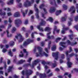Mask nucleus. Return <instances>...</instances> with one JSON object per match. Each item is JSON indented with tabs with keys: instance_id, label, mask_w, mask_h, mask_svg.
I'll list each match as a JSON object with an SVG mask.
<instances>
[{
	"instance_id": "nucleus-12",
	"label": "nucleus",
	"mask_w": 78,
	"mask_h": 78,
	"mask_svg": "<svg viewBox=\"0 0 78 78\" xmlns=\"http://www.w3.org/2000/svg\"><path fill=\"white\" fill-rule=\"evenodd\" d=\"M19 23H22V21L20 19H17L15 20V24L16 26V27H18Z\"/></svg>"
},
{
	"instance_id": "nucleus-10",
	"label": "nucleus",
	"mask_w": 78,
	"mask_h": 78,
	"mask_svg": "<svg viewBox=\"0 0 78 78\" xmlns=\"http://www.w3.org/2000/svg\"><path fill=\"white\" fill-rule=\"evenodd\" d=\"M52 55L53 57H55V59L57 60H58V52L52 53Z\"/></svg>"
},
{
	"instance_id": "nucleus-1",
	"label": "nucleus",
	"mask_w": 78,
	"mask_h": 78,
	"mask_svg": "<svg viewBox=\"0 0 78 78\" xmlns=\"http://www.w3.org/2000/svg\"><path fill=\"white\" fill-rule=\"evenodd\" d=\"M37 49L38 51V53H37L36 54V56L37 57H38L39 56H40L41 57L42 56H45L46 57L48 56V55L45 52L43 51L42 50V48L41 47L38 46L37 47Z\"/></svg>"
},
{
	"instance_id": "nucleus-59",
	"label": "nucleus",
	"mask_w": 78,
	"mask_h": 78,
	"mask_svg": "<svg viewBox=\"0 0 78 78\" xmlns=\"http://www.w3.org/2000/svg\"><path fill=\"white\" fill-rule=\"evenodd\" d=\"M31 37L32 38H34V33H32L31 34Z\"/></svg>"
},
{
	"instance_id": "nucleus-15",
	"label": "nucleus",
	"mask_w": 78,
	"mask_h": 78,
	"mask_svg": "<svg viewBox=\"0 0 78 78\" xmlns=\"http://www.w3.org/2000/svg\"><path fill=\"white\" fill-rule=\"evenodd\" d=\"M56 31L57 33H59V30H57V27L56 26H55L54 27V31H53V33L54 34H55V32Z\"/></svg>"
},
{
	"instance_id": "nucleus-35",
	"label": "nucleus",
	"mask_w": 78,
	"mask_h": 78,
	"mask_svg": "<svg viewBox=\"0 0 78 78\" xmlns=\"http://www.w3.org/2000/svg\"><path fill=\"white\" fill-rule=\"evenodd\" d=\"M5 26L4 25H2L1 26H0V31H2V28H5Z\"/></svg>"
},
{
	"instance_id": "nucleus-54",
	"label": "nucleus",
	"mask_w": 78,
	"mask_h": 78,
	"mask_svg": "<svg viewBox=\"0 0 78 78\" xmlns=\"http://www.w3.org/2000/svg\"><path fill=\"white\" fill-rule=\"evenodd\" d=\"M21 30H22V31H25V27H23L22 29H21Z\"/></svg>"
},
{
	"instance_id": "nucleus-26",
	"label": "nucleus",
	"mask_w": 78,
	"mask_h": 78,
	"mask_svg": "<svg viewBox=\"0 0 78 78\" xmlns=\"http://www.w3.org/2000/svg\"><path fill=\"white\" fill-rule=\"evenodd\" d=\"M23 51L24 52V53H26V55L25 56V58H26L27 57L28 55V52L26 50V49H23Z\"/></svg>"
},
{
	"instance_id": "nucleus-18",
	"label": "nucleus",
	"mask_w": 78,
	"mask_h": 78,
	"mask_svg": "<svg viewBox=\"0 0 78 78\" xmlns=\"http://www.w3.org/2000/svg\"><path fill=\"white\" fill-rule=\"evenodd\" d=\"M6 33H7V36L8 37H12V34H10L9 33V30H6Z\"/></svg>"
},
{
	"instance_id": "nucleus-62",
	"label": "nucleus",
	"mask_w": 78,
	"mask_h": 78,
	"mask_svg": "<svg viewBox=\"0 0 78 78\" xmlns=\"http://www.w3.org/2000/svg\"><path fill=\"white\" fill-rule=\"evenodd\" d=\"M9 23H12V21L11 20V19L10 18H9Z\"/></svg>"
},
{
	"instance_id": "nucleus-16",
	"label": "nucleus",
	"mask_w": 78,
	"mask_h": 78,
	"mask_svg": "<svg viewBox=\"0 0 78 78\" xmlns=\"http://www.w3.org/2000/svg\"><path fill=\"white\" fill-rule=\"evenodd\" d=\"M53 62L54 63L51 65V66H52V68L55 67L57 66V62H56V60H54L53 61Z\"/></svg>"
},
{
	"instance_id": "nucleus-4",
	"label": "nucleus",
	"mask_w": 78,
	"mask_h": 78,
	"mask_svg": "<svg viewBox=\"0 0 78 78\" xmlns=\"http://www.w3.org/2000/svg\"><path fill=\"white\" fill-rule=\"evenodd\" d=\"M41 22L40 24V26H37V28L40 31H43V28L41 27L40 26H42L44 25L46 23V22L44 20H41Z\"/></svg>"
},
{
	"instance_id": "nucleus-53",
	"label": "nucleus",
	"mask_w": 78,
	"mask_h": 78,
	"mask_svg": "<svg viewBox=\"0 0 78 78\" xmlns=\"http://www.w3.org/2000/svg\"><path fill=\"white\" fill-rule=\"evenodd\" d=\"M44 50L46 53H48V49H47V48H45L44 49Z\"/></svg>"
},
{
	"instance_id": "nucleus-48",
	"label": "nucleus",
	"mask_w": 78,
	"mask_h": 78,
	"mask_svg": "<svg viewBox=\"0 0 78 78\" xmlns=\"http://www.w3.org/2000/svg\"><path fill=\"white\" fill-rule=\"evenodd\" d=\"M28 20H26L24 23V24H25V25H27V24H28Z\"/></svg>"
},
{
	"instance_id": "nucleus-60",
	"label": "nucleus",
	"mask_w": 78,
	"mask_h": 78,
	"mask_svg": "<svg viewBox=\"0 0 78 78\" xmlns=\"http://www.w3.org/2000/svg\"><path fill=\"white\" fill-rule=\"evenodd\" d=\"M74 50L76 52V53H77L78 52V49L77 48H75L74 49Z\"/></svg>"
},
{
	"instance_id": "nucleus-39",
	"label": "nucleus",
	"mask_w": 78,
	"mask_h": 78,
	"mask_svg": "<svg viewBox=\"0 0 78 78\" xmlns=\"http://www.w3.org/2000/svg\"><path fill=\"white\" fill-rule=\"evenodd\" d=\"M50 30V28L49 27H46V28H45V31H47Z\"/></svg>"
},
{
	"instance_id": "nucleus-28",
	"label": "nucleus",
	"mask_w": 78,
	"mask_h": 78,
	"mask_svg": "<svg viewBox=\"0 0 78 78\" xmlns=\"http://www.w3.org/2000/svg\"><path fill=\"white\" fill-rule=\"evenodd\" d=\"M0 14L1 16H5L6 13L5 12H2V11H0Z\"/></svg>"
},
{
	"instance_id": "nucleus-25",
	"label": "nucleus",
	"mask_w": 78,
	"mask_h": 78,
	"mask_svg": "<svg viewBox=\"0 0 78 78\" xmlns=\"http://www.w3.org/2000/svg\"><path fill=\"white\" fill-rule=\"evenodd\" d=\"M51 33L49 32L48 34H47V36H48V39H52L54 38V37L53 36H51V37L49 36L50 34Z\"/></svg>"
},
{
	"instance_id": "nucleus-47",
	"label": "nucleus",
	"mask_w": 78,
	"mask_h": 78,
	"mask_svg": "<svg viewBox=\"0 0 78 78\" xmlns=\"http://www.w3.org/2000/svg\"><path fill=\"white\" fill-rule=\"evenodd\" d=\"M50 44H51V41L49 42L48 43V49L50 48Z\"/></svg>"
},
{
	"instance_id": "nucleus-3",
	"label": "nucleus",
	"mask_w": 78,
	"mask_h": 78,
	"mask_svg": "<svg viewBox=\"0 0 78 78\" xmlns=\"http://www.w3.org/2000/svg\"><path fill=\"white\" fill-rule=\"evenodd\" d=\"M33 73V71L31 70H23L21 73L22 75L24 76V75H26L27 76H29L30 75H31V73Z\"/></svg>"
},
{
	"instance_id": "nucleus-40",
	"label": "nucleus",
	"mask_w": 78,
	"mask_h": 78,
	"mask_svg": "<svg viewBox=\"0 0 78 78\" xmlns=\"http://www.w3.org/2000/svg\"><path fill=\"white\" fill-rule=\"evenodd\" d=\"M69 39H70V40L73 39V35H69Z\"/></svg>"
},
{
	"instance_id": "nucleus-24",
	"label": "nucleus",
	"mask_w": 78,
	"mask_h": 78,
	"mask_svg": "<svg viewBox=\"0 0 78 78\" xmlns=\"http://www.w3.org/2000/svg\"><path fill=\"white\" fill-rule=\"evenodd\" d=\"M60 46H62L63 48H66V46H65V45H66V43L61 42L60 43Z\"/></svg>"
},
{
	"instance_id": "nucleus-14",
	"label": "nucleus",
	"mask_w": 78,
	"mask_h": 78,
	"mask_svg": "<svg viewBox=\"0 0 78 78\" xmlns=\"http://www.w3.org/2000/svg\"><path fill=\"white\" fill-rule=\"evenodd\" d=\"M62 27L63 29L61 31V33L62 34H64V33H65V31H66V30H68L69 29V28L67 29V28L65 27V26L64 25H62Z\"/></svg>"
},
{
	"instance_id": "nucleus-30",
	"label": "nucleus",
	"mask_w": 78,
	"mask_h": 78,
	"mask_svg": "<svg viewBox=\"0 0 78 78\" xmlns=\"http://www.w3.org/2000/svg\"><path fill=\"white\" fill-rule=\"evenodd\" d=\"M9 44L11 46H12L14 45V41H11L9 42Z\"/></svg>"
},
{
	"instance_id": "nucleus-52",
	"label": "nucleus",
	"mask_w": 78,
	"mask_h": 78,
	"mask_svg": "<svg viewBox=\"0 0 78 78\" xmlns=\"http://www.w3.org/2000/svg\"><path fill=\"white\" fill-rule=\"evenodd\" d=\"M44 68L45 69V71H46V70H47V69H48V66H47V65H45L44 66Z\"/></svg>"
},
{
	"instance_id": "nucleus-7",
	"label": "nucleus",
	"mask_w": 78,
	"mask_h": 78,
	"mask_svg": "<svg viewBox=\"0 0 78 78\" xmlns=\"http://www.w3.org/2000/svg\"><path fill=\"white\" fill-rule=\"evenodd\" d=\"M40 62V60H39V59H37L34 60V61L32 62V65H31L30 64H29L28 65L29 66H30L31 67H32V68H33L35 66H36L37 64Z\"/></svg>"
},
{
	"instance_id": "nucleus-51",
	"label": "nucleus",
	"mask_w": 78,
	"mask_h": 78,
	"mask_svg": "<svg viewBox=\"0 0 78 78\" xmlns=\"http://www.w3.org/2000/svg\"><path fill=\"white\" fill-rule=\"evenodd\" d=\"M7 14L8 16H10L12 15V13L11 12H8Z\"/></svg>"
},
{
	"instance_id": "nucleus-64",
	"label": "nucleus",
	"mask_w": 78,
	"mask_h": 78,
	"mask_svg": "<svg viewBox=\"0 0 78 78\" xmlns=\"http://www.w3.org/2000/svg\"><path fill=\"white\" fill-rule=\"evenodd\" d=\"M76 9H78V4H77L76 5Z\"/></svg>"
},
{
	"instance_id": "nucleus-5",
	"label": "nucleus",
	"mask_w": 78,
	"mask_h": 78,
	"mask_svg": "<svg viewBox=\"0 0 78 78\" xmlns=\"http://www.w3.org/2000/svg\"><path fill=\"white\" fill-rule=\"evenodd\" d=\"M34 2V0H31L30 2L29 1L27 0L26 2L24 3L23 5L25 7L30 6L31 5V3H33Z\"/></svg>"
},
{
	"instance_id": "nucleus-29",
	"label": "nucleus",
	"mask_w": 78,
	"mask_h": 78,
	"mask_svg": "<svg viewBox=\"0 0 78 78\" xmlns=\"http://www.w3.org/2000/svg\"><path fill=\"white\" fill-rule=\"evenodd\" d=\"M61 12V10H58L57 11L56 13V16H58L59 14H60Z\"/></svg>"
},
{
	"instance_id": "nucleus-61",
	"label": "nucleus",
	"mask_w": 78,
	"mask_h": 78,
	"mask_svg": "<svg viewBox=\"0 0 78 78\" xmlns=\"http://www.w3.org/2000/svg\"><path fill=\"white\" fill-rule=\"evenodd\" d=\"M57 3H61V1L60 0H57Z\"/></svg>"
},
{
	"instance_id": "nucleus-21",
	"label": "nucleus",
	"mask_w": 78,
	"mask_h": 78,
	"mask_svg": "<svg viewBox=\"0 0 78 78\" xmlns=\"http://www.w3.org/2000/svg\"><path fill=\"white\" fill-rule=\"evenodd\" d=\"M56 10V9L55 8L53 7H51L50 8V9L49 10L50 12L51 13V12H54Z\"/></svg>"
},
{
	"instance_id": "nucleus-31",
	"label": "nucleus",
	"mask_w": 78,
	"mask_h": 78,
	"mask_svg": "<svg viewBox=\"0 0 78 78\" xmlns=\"http://www.w3.org/2000/svg\"><path fill=\"white\" fill-rule=\"evenodd\" d=\"M56 45H54L51 48V50L52 51H55L56 50Z\"/></svg>"
},
{
	"instance_id": "nucleus-46",
	"label": "nucleus",
	"mask_w": 78,
	"mask_h": 78,
	"mask_svg": "<svg viewBox=\"0 0 78 78\" xmlns=\"http://www.w3.org/2000/svg\"><path fill=\"white\" fill-rule=\"evenodd\" d=\"M33 12L32 10H30V12L28 14V16H30V14H33Z\"/></svg>"
},
{
	"instance_id": "nucleus-13",
	"label": "nucleus",
	"mask_w": 78,
	"mask_h": 78,
	"mask_svg": "<svg viewBox=\"0 0 78 78\" xmlns=\"http://www.w3.org/2000/svg\"><path fill=\"white\" fill-rule=\"evenodd\" d=\"M37 75H39L41 78H45L46 77V75L45 74L42 75L41 74H39V73L37 72L36 73Z\"/></svg>"
},
{
	"instance_id": "nucleus-38",
	"label": "nucleus",
	"mask_w": 78,
	"mask_h": 78,
	"mask_svg": "<svg viewBox=\"0 0 78 78\" xmlns=\"http://www.w3.org/2000/svg\"><path fill=\"white\" fill-rule=\"evenodd\" d=\"M20 57H23V53H22V51H21L20 54L19 55Z\"/></svg>"
},
{
	"instance_id": "nucleus-33",
	"label": "nucleus",
	"mask_w": 78,
	"mask_h": 78,
	"mask_svg": "<svg viewBox=\"0 0 78 78\" xmlns=\"http://www.w3.org/2000/svg\"><path fill=\"white\" fill-rule=\"evenodd\" d=\"M62 6L63 9H65V10H66V9H67V6L66 5H63Z\"/></svg>"
},
{
	"instance_id": "nucleus-57",
	"label": "nucleus",
	"mask_w": 78,
	"mask_h": 78,
	"mask_svg": "<svg viewBox=\"0 0 78 78\" xmlns=\"http://www.w3.org/2000/svg\"><path fill=\"white\" fill-rule=\"evenodd\" d=\"M11 24H9V26H8V27L7 28V30H8L9 28H11Z\"/></svg>"
},
{
	"instance_id": "nucleus-11",
	"label": "nucleus",
	"mask_w": 78,
	"mask_h": 78,
	"mask_svg": "<svg viewBox=\"0 0 78 78\" xmlns=\"http://www.w3.org/2000/svg\"><path fill=\"white\" fill-rule=\"evenodd\" d=\"M13 62L15 63H16L17 64H23V62H25V60H21L18 62H17L16 61V59H14Z\"/></svg>"
},
{
	"instance_id": "nucleus-22",
	"label": "nucleus",
	"mask_w": 78,
	"mask_h": 78,
	"mask_svg": "<svg viewBox=\"0 0 78 78\" xmlns=\"http://www.w3.org/2000/svg\"><path fill=\"white\" fill-rule=\"evenodd\" d=\"M67 43L68 44V45H76L77 44V43L76 42L73 43H71L69 40L67 41Z\"/></svg>"
},
{
	"instance_id": "nucleus-44",
	"label": "nucleus",
	"mask_w": 78,
	"mask_h": 78,
	"mask_svg": "<svg viewBox=\"0 0 78 78\" xmlns=\"http://www.w3.org/2000/svg\"><path fill=\"white\" fill-rule=\"evenodd\" d=\"M32 59V58H29L28 60H27V62H31V60Z\"/></svg>"
},
{
	"instance_id": "nucleus-19",
	"label": "nucleus",
	"mask_w": 78,
	"mask_h": 78,
	"mask_svg": "<svg viewBox=\"0 0 78 78\" xmlns=\"http://www.w3.org/2000/svg\"><path fill=\"white\" fill-rule=\"evenodd\" d=\"M21 12L22 13V14L23 15V17H25L26 14L27 13V12H28V9H27L25 11V13L24 12V11H23V9L21 10Z\"/></svg>"
},
{
	"instance_id": "nucleus-2",
	"label": "nucleus",
	"mask_w": 78,
	"mask_h": 78,
	"mask_svg": "<svg viewBox=\"0 0 78 78\" xmlns=\"http://www.w3.org/2000/svg\"><path fill=\"white\" fill-rule=\"evenodd\" d=\"M74 55V53H72L69 55L68 54V57L66 56L67 57V60L68 61V62H67V65L68 67H71V66H72V63L71 62H70V61H70V59L68 58H70L71 57H72V56H73Z\"/></svg>"
},
{
	"instance_id": "nucleus-56",
	"label": "nucleus",
	"mask_w": 78,
	"mask_h": 78,
	"mask_svg": "<svg viewBox=\"0 0 78 78\" xmlns=\"http://www.w3.org/2000/svg\"><path fill=\"white\" fill-rule=\"evenodd\" d=\"M4 22L5 23V24L6 25V24H7V23H8V21H7V20H5L4 21Z\"/></svg>"
},
{
	"instance_id": "nucleus-32",
	"label": "nucleus",
	"mask_w": 78,
	"mask_h": 78,
	"mask_svg": "<svg viewBox=\"0 0 78 78\" xmlns=\"http://www.w3.org/2000/svg\"><path fill=\"white\" fill-rule=\"evenodd\" d=\"M14 2V0H10L9 2H8L7 4L8 5H11V4H12L13 3V2Z\"/></svg>"
},
{
	"instance_id": "nucleus-45",
	"label": "nucleus",
	"mask_w": 78,
	"mask_h": 78,
	"mask_svg": "<svg viewBox=\"0 0 78 78\" xmlns=\"http://www.w3.org/2000/svg\"><path fill=\"white\" fill-rule=\"evenodd\" d=\"M78 20V16H76L75 18V20L76 22H77Z\"/></svg>"
},
{
	"instance_id": "nucleus-20",
	"label": "nucleus",
	"mask_w": 78,
	"mask_h": 78,
	"mask_svg": "<svg viewBox=\"0 0 78 78\" xmlns=\"http://www.w3.org/2000/svg\"><path fill=\"white\" fill-rule=\"evenodd\" d=\"M72 51V48L70 47H69V51H67L66 52V55L67 57H68V54L69 53H70Z\"/></svg>"
},
{
	"instance_id": "nucleus-42",
	"label": "nucleus",
	"mask_w": 78,
	"mask_h": 78,
	"mask_svg": "<svg viewBox=\"0 0 78 78\" xmlns=\"http://www.w3.org/2000/svg\"><path fill=\"white\" fill-rule=\"evenodd\" d=\"M9 55L10 56H12V53L11 52V51H10L9 52Z\"/></svg>"
},
{
	"instance_id": "nucleus-6",
	"label": "nucleus",
	"mask_w": 78,
	"mask_h": 78,
	"mask_svg": "<svg viewBox=\"0 0 78 78\" xmlns=\"http://www.w3.org/2000/svg\"><path fill=\"white\" fill-rule=\"evenodd\" d=\"M15 37L18 39L19 42H22L23 40L25 39V38L20 34L15 36Z\"/></svg>"
},
{
	"instance_id": "nucleus-41",
	"label": "nucleus",
	"mask_w": 78,
	"mask_h": 78,
	"mask_svg": "<svg viewBox=\"0 0 78 78\" xmlns=\"http://www.w3.org/2000/svg\"><path fill=\"white\" fill-rule=\"evenodd\" d=\"M61 58L62 59H64V58H65L64 55V54H62L61 55Z\"/></svg>"
},
{
	"instance_id": "nucleus-34",
	"label": "nucleus",
	"mask_w": 78,
	"mask_h": 78,
	"mask_svg": "<svg viewBox=\"0 0 78 78\" xmlns=\"http://www.w3.org/2000/svg\"><path fill=\"white\" fill-rule=\"evenodd\" d=\"M67 19V17L66 16L65 17H63L61 19V20L63 22L64 21H66V20Z\"/></svg>"
},
{
	"instance_id": "nucleus-43",
	"label": "nucleus",
	"mask_w": 78,
	"mask_h": 78,
	"mask_svg": "<svg viewBox=\"0 0 78 78\" xmlns=\"http://www.w3.org/2000/svg\"><path fill=\"white\" fill-rule=\"evenodd\" d=\"M61 38L58 37L55 40V41L56 42H58V41H59V40H61Z\"/></svg>"
},
{
	"instance_id": "nucleus-17",
	"label": "nucleus",
	"mask_w": 78,
	"mask_h": 78,
	"mask_svg": "<svg viewBox=\"0 0 78 78\" xmlns=\"http://www.w3.org/2000/svg\"><path fill=\"white\" fill-rule=\"evenodd\" d=\"M69 12H71L72 13H75V9L74 6H73L71 7V8L69 10Z\"/></svg>"
},
{
	"instance_id": "nucleus-49",
	"label": "nucleus",
	"mask_w": 78,
	"mask_h": 78,
	"mask_svg": "<svg viewBox=\"0 0 78 78\" xmlns=\"http://www.w3.org/2000/svg\"><path fill=\"white\" fill-rule=\"evenodd\" d=\"M16 30V29L15 27L13 28L12 30V32L13 33L14 31H15Z\"/></svg>"
},
{
	"instance_id": "nucleus-8",
	"label": "nucleus",
	"mask_w": 78,
	"mask_h": 78,
	"mask_svg": "<svg viewBox=\"0 0 78 78\" xmlns=\"http://www.w3.org/2000/svg\"><path fill=\"white\" fill-rule=\"evenodd\" d=\"M34 41L33 40H30V39H28L26 41H25L23 43V46H27L28 44L30 42H33Z\"/></svg>"
},
{
	"instance_id": "nucleus-27",
	"label": "nucleus",
	"mask_w": 78,
	"mask_h": 78,
	"mask_svg": "<svg viewBox=\"0 0 78 78\" xmlns=\"http://www.w3.org/2000/svg\"><path fill=\"white\" fill-rule=\"evenodd\" d=\"M46 20L47 21H49L50 22H51V23L53 22V19L51 17H49Z\"/></svg>"
},
{
	"instance_id": "nucleus-55",
	"label": "nucleus",
	"mask_w": 78,
	"mask_h": 78,
	"mask_svg": "<svg viewBox=\"0 0 78 78\" xmlns=\"http://www.w3.org/2000/svg\"><path fill=\"white\" fill-rule=\"evenodd\" d=\"M6 51H7V50L6 49H3L2 51V52H3V53H5V52H6Z\"/></svg>"
},
{
	"instance_id": "nucleus-9",
	"label": "nucleus",
	"mask_w": 78,
	"mask_h": 78,
	"mask_svg": "<svg viewBox=\"0 0 78 78\" xmlns=\"http://www.w3.org/2000/svg\"><path fill=\"white\" fill-rule=\"evenodd\" d=\"M37 5L36 4H35L34 5V10L36 12V13L35 14V15L36 16V17L37 19H39V15H38V12H39V11L38 10V9L36 7Z\"/></svg>"
},
{
	"instance_id": "nucleus-50",
	"label": "nucleus",
	"mask_w": 78,
	"mask_h": 78,
	"mask_svg": "<svg viewBox=\"0 0 78 78\" xmlns=\"http://www.w3.org/2000/svg\"><path fill=\"white\" fill-rule=\"evenodd\" d=\"M44 6V4H42L39 6V8H40V9H42V8H43Z\"/></svg>"
},
{
	"instance_id": "nucleus-58",
	"label": "nucleus",
	"mask_w": 78,
	"mask_h": 78,
	"mask_svg": "<svg viewBox=\"0 0 78 78\" xmlns=\"http://www.w3.org/2000/svg\"><path fill=\"white\" fill-rule=\"evenodd\" d=\"M43 10L44 11L45 14H46V13H47V10H46L45 9H43Z\"/></svg>"
},
{
	"instance_id": "nucleus-36",
	"label": "nucleus",
	"mask_w": 78,
	"mask_h": 78,
	"mask_svg": "<svg viewBox=\"0 0 78 78\" xmlns=\"http://www.w3.org/2000/svg\"><path fill=\"white\" fill-rule=\"evenodd\" d=\"M78 72V69H75L71 71L72 73H73V72Z\"/></svg>"
},
{
	"instance_id": "nucleus-37",
	"label": "nucleus",
	"mask_w": 78,
	"mask_h": 78,
	"mask_svg": "<svg viewBox=\"0 0 78 78\" xmlns=\"http://www.w3.org/2000/svg\"><path fill=\"white\" fill-rule=\"evenodd\" d=\"M12 67L9 66L8 69V72H11V69H12Z\"/></svg>"
},
{
	"instance_id": "nucleus-23",
	"label": "nucleus",
	"mask_w": 78,
	"mask_h": 78,
	"mask_svg": "<svg viewBox=\"0 0 78 78\" xmlns=\"http://www.w3.org/2000/svg\"><path fill=\"white\" fill-rule=\"evenodd\" d=\"M14 16L15 17H19L20 16V13L19 12H17L14 13Z\"/></svg>"
},
{
	"instance_id": "nucleus-63",
	"label": "nucleus",
	"mask_w": 78,
	"mask_h": 78,
	"mask_svg": "<svg viewBox=\"0 0 78 78\" xmlns=\"http://www.w3.org/2000/svg\"><path fill=\"white\" fill-rule=\"evenodd\" d=\"M25 35L26 37H28V33H26Z\"/></svg>"
}]
</instances>
